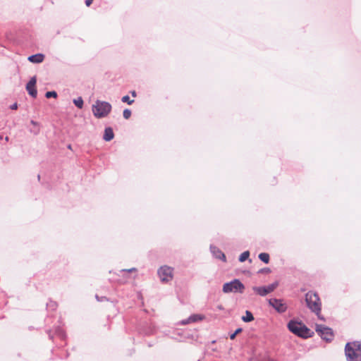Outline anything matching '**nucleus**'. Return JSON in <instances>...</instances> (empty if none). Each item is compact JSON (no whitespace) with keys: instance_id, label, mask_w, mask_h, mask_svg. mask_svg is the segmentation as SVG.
Instances as JSON below:
<instances>
[{"instance_id":"nucleus-24","label":"nucleus","mask_w":361,"mask_h":361,"mask_svg":"<svg viewBox=\"0 0 361 361\" xmlns=\"http://www.w3.org/2000/svg\"><path fill=\"white\" fill-rule=\"evenodd\" d=\"M241 331H242V329H241V328H238V329H237L235 331V332H234V333H233V334H231L230 335V338H231V340H233V339L235 338L236 335H237V334H238L239 333H240Z\"/></svg>"},{"instance_id":"nucleus-12","label":"nucleus","mask_w":361,"mask_h":361,"mask_svg":"<svg viewBox=\"0 0 361 361\" xmlns=\"http://www.w3.org/2000/svg\"><path fill=\"white\" fill-rule=\"evenodd\" d=\"M202 319V317L199 314H193L189 317L187 319L181 321V324L185 325L191 322H195L197 321Z\"/></svg>"},{"instance_id":"nucleus-10","label":"nucleus","mask_w":361,"mask_h":361,"mask_svg":"<svg viewBox=\"0 0 361 361\" xmlns=\"http://www.w3.org/2000/svg\"><path fill=\"white\" fill-rule=\"evenodd\" d=\"M210 250H211V252L212 253L213 256L215 258L221 259L223 262H226V255L217 247H216L214 245H211L210 246Z\"/></svg>"},{"instance_id":"nucleus-17","label":"nucleus","mask_w":361,"mask_h":361,"mask_svg":"<svg viewBox=\"0 0 361 361\" xmlns=\"http://www.w3.org/2000/svg\"><path fill=\"white\" fill-rule=\"evenodd\" d=\"M73 104L79 109H82L83 107V99L81 97H78L77 99H73Z\"/></svg>"},{"instance_id":"nucleus-35","label":"nucleus","mask_w":361,"mask_h":361,"mask_svg":"<svg viewBox=\"0 0 361 361\" xmlns=\"http://www.w3.org/2000/svg\"><path fill=\"white\" fill-rule=\"evenodd\" d=\"M96 298L98 301H102L104 300V299H106V297H104V298H102L101 300L99 299V296L97 295H96Z\"/></svg>"},{"instance_id":"nucleus-28","label":"nucleus","mask_w":361,"mask_h":361,"mask_svg":"<svg viewBox=\"0 0 361 361\" xmlns=\"http://www.w3.org/2000/svg\"><path fill=\"white\" fill-rule=\"evenodd\" d=\"M10 108H11V109H12V110H16V109H18V104H17V103H14V104H13L12 105H11Z\"/></svg>"},{"instance_id":"nucleus-33","label":"nucleus","mask_w":361,"mask_h":361,"mask_svg":"<svg viewBox=\"0 0 361 361\" xmlns=\"http://www.w3.org/2000/svg\"><path fill=\"white\" fill-rule=\"evenodd\" d=\"M130 94L133 97H135L137 96L136 92L135 90L131 91Z\"/></svg>"},{"instance_id":"nucleus-30","label":"nucleus","mask_w":361,"mask_h":361,"mask_svg":"<svg viewBox=\"0 0 361 361\" xmlns=\"http://www.w3.org/2000/svg\"><path fill=\"white\" fill-rule=\"evenodd\" d=\"M136 271L135 268H131L129 269H123L122 270V271H128V272H133V271Z\"/></svg>"},{"instance_id":"nucleus-13","label":"nucleus","mask_w":361,"mask_h":361,"mask_svg":"<svg viewBox=\"0 0 361 361\" xmlns=\"http://www.w3.org/2000/svg\"><path fill=\"white\" fill-rule=\"evenodd\" d=\"M114 133L113 132L112 128L110 127L106 128L104 130L103 139L105 141H110L114 138Z\"/></svg>"},{"instance_id":"nucleus-14","label":"nucleus","mask_w":361,"mask_h":361,"mask_svg":"<svg viewBox=\"0 0 361 361\" xmlns=\"http://www.w3.org/2000/svg\"><path fill=\"white\" fill-rule=\"evenodd\" d=\"M242 319L245 322H250L254 320V317L251 312L246 310L245 315L242 317Z\"/></svg>"},{"instance_id":"nucleus-15","label":"nucleus","mask_w":361,"mask_h":361,"mask_svg":"<svg viewBox=\"0 0 361 361\" xmlns=\"http://www.w3.org/2000/svg\"><path fill=\"white\" fill-rule=\"evenodd\" d=\"M26 90L30 96H32L34 98H35L37 97V91L35 86H28V85L27 84Z\"/></svg>"},{"instance_id":"nucleus-3","label":"nucleus","mask_w":361,"mask_h":361,"mask_svg":"<svg viewBox=\"0 0 361 361\" xmlns=\"http://www.w3.org/2000/svg\"><path fill=\"white\" fill-rule=\"evenodd\" d=\"M305 301L308 308L321 319L319 316L321 312V302L318 295L314 292L309 291L305 295ZM322 319L323 318H322Z\"/></svg>"},{"instance_id":"nucleus-1","label":"nucleus","mask_w":361,"mask_h":361,"mask_svg":"<svg viewBox=\"0 0 361 361\" xmlns=\"http://www.w3.org/2000/svg\"><path fill=\"white\" fill-rule=\"evenodd\" d=\"M111 109L112 106L109 102L99 99L96 100L92 106V114L97 118L106 117L111 112Z\"/></svg>"},{"instance_id":"nucleus-4","label":"nucleus","mask_w":361,"mask_h":361,"mask_svg":"<svg viewBox=\"0 0 361 361\" xmlns=\"http://www.w3.org/2000/svg\"><path fill=\"white\" fill-rule=\"evenodd\" d=\"M245 290L244 284L239 279H233V281L225 283L223 285L222 291L224 293H243Z\"/></svg>"},{"instance_id":"nucleus-36","label":"nucleus","mask_w":361,"mask_h":361,"mask_svg":"<svg viewBox=\"0 0 361 361\" xmlns=\"http://www.w3.org/2000/svg\"><path fill=\"white\" fill-rule=\"evenodd\" d=\"M48 334H49V338L52 339L53 338V335L51 334L50 331H48Z\"/></svg>"},{"instance_id":"nucleus-34","label":"nucleus","mask_w":361,"mask_h":361,"mask_svg":"<svg viewBox=\"0 0 361 361\" xmlns=\"http://www.w3.org/2000/svg\"><path fill=\"white\" fill-rule=\"evenodd\" d=\"M96 298L98 301H102L104 300V299H106V297H104V298H102L101 300L99 299V296L97 295H96Z\"/></svg>"},{"instance_id":"nucleus-32","label":"nucleus","mask_w":361,"mask_h":361,"mask_svg":"<svg viewBox=\"0 0 361 361\" xmlns=\"http://www.w3.org/2000/svg\"><path fill=\"white\" fill-rule=\"evenodd\" d=\"M216 308L219 310H224V307L222 305H218Z\"/></svg>"},{"instance_id":"nucleus-18","label":"nucleus","mask_w":361,"mask_h":361,"mask_svg":"<svg viewBox=\"0 0 361 361\" xmlns=\"http://www.w3.org/2000/svg\"><path fill=\"white\" fill-rule=\"evenodd\" d=\"M249 256H250V252H249V251H245V252H243L240 255V257H239V261H240V262H245L246 259H248Z\"/></svg>"},{"instance_id":"nucleus-23","label":"nucleus","mask_w":361,"mask_h":361,"mask_svg":"<svg viewBox=\"0 0 361 361\" xmlns=\"http://www.w3.org/2000/svg\"><path fill=\"white\" fill-rule=\"evenodd\" d=\"M131 111L128 109H126L123 112V116L124 118L128 119L131 116Z\"/></svg>"},{"instance_id":"nucleus-21","label":"nucleus","mask_w":361,"mask_h":361,"mask_svg":"<svg viewBox=\"0 0 361 361\" xmlns=\"http://www.w3.org/2000/svg\"><path fill=\"white\" fill-rule=\"evenodd\" d=\"M121 101L128 104H132L134 102V100L130 99L128 95L123 96L121 99Z\"/></svg>"},{"instance_id":"nucleus-20","label":"nucleus","mask_w":361,"mask_h":361,"mask_svg":"<svg viewBox=\"0 0 361 361\" xmlns=\"http://www.w3.org/2000/svg\"><path fill=\"white\" fill-rule=\"evenodd\" d=\"M351 347L354 348L358 352H361V342L354 341L350 343Z\"/></svg>"},{"instance_id":"nucleus-8","label":"nucleus","mask_w":361,"mask_h":361,"mask_svg":"<svg viewBox=\"0 0 361 361\" xmlns=\"http://www.w3.org/2000/svg\"><path fill=\"white\" fill-rule=\"evenodd\" d=\"M277 286H278V283L274 282V283L269 284V286H254L252 288V290L257 294H258L261 296H265L267 294L273 292L276 288Z\"/></svg>"},{"instance_id":"nucleus-9","label":"nucleus","mask_w":361,"mask_h":361,"mask_svg":"<svg viewBox=\"0 0 361 361\" xmlns=\"http://www.w3.org/2000/svg\"><path fill=\"white\" fill-rule=\"evenodd\" d=\"M269 304L279 313H283L287 310L286 304L280 299L271 298L269 300Z\"/></svg>"},{"instance_id":"nucleus-29","label":"nucleus","mask_w":361,"mask_h":361,"mask_svg":"<svg viewBox=\"0 0 361 361\" xmlns=\"http://www.w3.org/2000/svg\"><path fill=\"white\" fill-rule=\"evenodd\" d=\"M93 0H85V5L89 7L92 4Z\"/></svg>"},{"instance_id":"nucleus-27","label":"nucleus","mask_w":361,"mask_h":361,"mask_svg":"<svg viewBox=\"0 0 361 361\" xmlns=\"http://www.w3.org/2000/svg\"><path fill=\"white\" fill-rule=\"evenodd\" d=\"M270 271V269L269 268H264V269H262L259 271V273H264V272H269Z\"/></svg>"},{"instance_id":"nucleus-19","label":"nucleus","mask_w":361,"mask_h":361,"mask_svg":"<svg viewBox=\"0 0 361 361\" xmlns=\"http://www.w3.org/2000/svg\"><path fill=\"white\" fill-rule=\"evenodd\" d=\"M55 334L56 335H58L61 338H64L66 337V335H65V333H64L63 330L61 327H59V326H57L55 329Z\"/></svg>"},{"instance_id":"nucleus-25","label":"nucleus","mask_w":361,"mask_h":361,"mask_svg":"<svg viewBox=\"0 0 361 361\" xmlns=\"http://www.w3.org/2000/svg\"><path fill=\"white\" fill-rule=\"evenodd\" d=\"M36 82H37L36 77L34 76V77L31 78V79L27 84L28 85V86H35V87Z\"/></svg>"},{"instance_id":"nucleus-5","label":"nucleus","mask_w":361,"mask_h":361,"mask_svg":"<svg viewBox=\"0 0 361 361\" xmlns=\"http://www.w3.org/2000/svg\"><path fill=\"white\" fill-rule=\"evenodd\" d=\"M158 276L163 283H167L173 279V268L167 265L161 267L157 271Z\"/></svg>"},{"instance_id":"nucleus-7","label":"nucleus","mask_w":361,"mask_h":361,"mask_svg":"<svg viewBox=\"0 0 361 361\" xmlns=\"http://www.w3.org/2000/svg\"><path fill=\"white\" fill-rule=\"evenodd\" d=\"M345 354L348 361H361V352H358L348 343L345 347Z\"/></svg>"},{"instance_id":"nucleus-26","label":"nucleus","mask_w":361,"mask_h":361,"mask_svg":"<svg viewBox=\"0 0 361 361\" xmlns=\"http://www.w3.org/2000/svg\"><path fill=\"white\" fill-rule=\"evenodd\" d=\"M30 132L35 135H37L39 132V126H33V128L30 129Z\"/></svg>"},{"instance_id":"nucleus-16","label":"nucleus","mask_w":361,"mask_h":361,"mask_svg":"<svg viewBox=\"0 0 361 361\" xmlns=\"http://www.w3.org/2000/svg\"><path fill=\"white\" fill-rule=\"evenodd\" d=\"M259 259L263 262L268 264L269 262V255L266 252H262L259 255Z\"/></svg>"},{"instance_id":"nucleus-22","label":"nucleus","mask_w":361,"mask_h":361,"mask_svg":"<svg viewBox=\"0 0 361 361\" xmlns=\"http://www.w3.org/2000/svg\"><path fill=\"white\" fill-rule=\"evenodd\" d=\"M45 97L47 98H51V97L56 98L57 97V93L55 91L47 92L45 94Z\"/></svg>"},{"instance_id":"nucleus-2","label":"nucleus","mask_w":361,"mask_h":361,"mask_svg":"<svg viewBox=\"0 0 361 361\" xmlns=\"http://www.w3.org/2000/svg\"><path fill=\"white\" fill-rule=\"evenodd\" d=\"M288 329L293 334L305 338L311 337L313 334L304 324L295 320H290L288 323Z\"/></svg>"},{"instance_id":"nucleus-31","label":"nucleus","mask_w":361,"mask_h":361,"mask_svg":"<svg viewBox=\"0 0 361 361\" xmlns=\"http://www.w3.org/2000/svg\"><path fill=\"white\" fill-rule=\"evenodd\" d=\"M30 123H31L33 126H39L38 123H37L36 121H33V120H32V121H30Z\"/></svg>"},{"instance_id":"nucleus-11","label":"nucleus","mask_w":361,"mask_h":361,"mask_svg":"<svg viewBox=\"0 0 361 361\" xmlns=\"http://www.w3.org/2000/svg\"><path fill=\"white\" fill-rule=\"evenodd\" d=\"M44 59V55L42 54H36L28 57L27 60L34 63H42Z\"/></svg>"},{"instance_id":"nucleus-6","label":"nucleus","mask_w":361,"mask_h":361,"mask_svg":"<svg viewBox=\"0 0 361 361\" xmlns=\"http://www.w3.org/2000/svg\"><path fill=\"white\" fill-rule=\"evenodd\" d=\"M316 331L321 336L323 340L330 342L334 338L333 330L322 324H317L316 326Z\"/></svg>"}]
</instances>
